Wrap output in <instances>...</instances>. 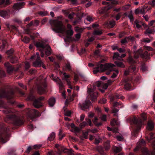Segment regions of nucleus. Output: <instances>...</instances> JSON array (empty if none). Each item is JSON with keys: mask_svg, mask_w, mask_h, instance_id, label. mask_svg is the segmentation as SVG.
<instances>
[{"mask_svg": "<svg viewBox=\"0 0 155 155\" xmlns=\"http://www.w3.org/2000/svg\"><path fill=\"white\" fill-rule=\"evenodd\" d=\"M107 116L106 115H102L101 116V119L102 120L105 121L106 120Z\"/></svg>", "mask_w": 155, "mask_h": 155, "instance_id": "58", "label": "nucleus"}, {"mask_svg": "<svg viewBox=\"0 0 155 155\" xmlns=\"http://www.w3.org/2000/svg\"><path fill=\"white\" fill-rule=\"evenodd\" d=\"M9 12L8 11L5 10H0V16L5 18H7Z\"/></svg>", "mask_w": 155, "mask_h": 155, "instance_id": "27", "label": "nucleus"}, {"mask_svg": "<svg viewBox=\"0 0 155 155\" xmlns=\"http://www.w3.org/2000/svg\"><path fill=\"white\" fill-rule=\"evenodd\" d=\"M66 68L69 71H72L71 67L69 63H68L66 65Z\"/></svg>", "mask_w": 155, "mask_h": 155, "instance_id": "44", "label": "nucleus"}, {"mask_svg": "<svg viewBox=\"0 0 155 155\" xmlns=\"http://www.w3.org/2000/svg\"><path fill=\"white\" fill-rule=\"evenodd\" d=\"M73 33V31L72 29H69L67 31V35L70 36H72Z\"/></svg>", "mask_w": 155, "mask_h": 155, "instance_id": "43", "label": "nucleus"}, {"mask_svg": "<svg viewBox=\"0 0 155 155\" xmlns=\"http://www.w3.org/2000/svg\"><path fill=\"white\" fill-rule=\"evenodd\" d=\"M14 52V51L13 49H11L9 50H8L6 51V53L9 55V57H10L13 56V54Z\"/></svg>", "mask_w": 155, "mask_h": 155, "instance_id": "39", "label": "nucleus"}, {"mask_svg": "<svg viewBox=\"0 0 155 155\" xmlns=\"http://www.w3.org/2000/svg\"><path fill=\"white\" fill-rule=\"evenodd\" d=\"M30 67V64L29 63L26 62L25 63V69L26 70H27Z\"/></svg>", "mask_w": 155, "mask_h": 155, "instance_id": "57", "label": "nucleus"}, {"mask_svg": "<svg viewBox=\"0 0 155 155\" xmlns=\"http://www.w3.org/2000/svg\"><path fill=\"white\" fill-rule=\"evenodd\" d=\"M15 96V92L13 90L6 91L4 89H1L0 91V97L6 98L12 104L15 103V101L14 100Z\"/></svg>", "mask_w": 155, "mask_h": 155, "instance_id": "7", "label": "nucleus"}, {"mask_svg": "<svg viewBox=\"0 0 155 155\" xmlns=\"http://www.w3.org/2000/svg\"><path fill=\"white\" fill-rule=\"evenodd\" d=\"M46 40H42L35 43V45L41 52V57H44V52L47 56L50 55L51 53V47L46 44Z\"/></svg>", "mask_w": 155, "mask_h": 155, "instance_id": "2", "label": "nucleus"}, {"mask_svg": "<svg viewBox=\"0 0 155 155\" xmlns=\"http://www.w3.org/2000/svg\"><path fill=\"white\" fill-rule=\"evenodd\" d=\"M64 115L67 116H70L71 115V112L69 110H64Z\"/></svg>", "mask_w": 155, "mask_h": 155, "instance_id": "45", "label": "nucleus"}, {"mask_svg": "<svg viewBox=\"0 0 155 155\" xmlns=\"http://www.w3.org/2000/svg\"><path fill=\"white\" fill-rule=\"evenodd\" d=\"M118 51L120 53H125L126 52V50L124 49H123L122 48H118Z\"/></svg>", "mask_w": 155, "mask_h": 155, "instance_id": "52", "label": "nucleus"}, {"mask_svg": "<svg viewBox=\"0 0 155 155\" xmlns=\"http://www.w3.org/2000/svg\"><path fill=\"white\" fill-rule=\"evenodd\" d=\"M91 104V103L89 100H86L82 104L79 103L78 105L82 110H85L88 109L90 106Z\"/></svg>", "mask_w": 155, "mask_h": 155, "instance_id": "17", "label": "nucleus"}, {"mask_svg": "<svg viewBox=\"0 0 155 155\" xmlns=\"http://www.w3.org/2000/svg\"><path fill=\"white\" fill-rule=\"evenodd\" d=\"M10 58V61L12 63L14 64L17 62L18 58L16 56H13Z\"/></svg>", "mask_w": 155, "mask_h": 155, "instance_id": "34", "label": "nucleus"}, {"mask_svg": "<svg viewBox=\"0 0 155 155\" xmlns=\"http://www.w3.org/2000/svg\"><path fill=\"white\" fill-rule=\"evenodd\" d=\"M114 64H97L96 66L94 68L93 71L94 74H96L98 72H103L106 70H109V72H107L106 74H109L110 72L112 71V68L114 67Z\"/></svg>", "mask_w": 155, "mask_h": 155, "instance_id": "5", "label": "nucleus"}, {"mask_svg": "<svg viewBox=\"0 0 155 155\" xmlns=\"http://www.w3.org/2000/svg\"><path fill=\"white\" fill-rule=\"evenodd\" d=\"M87 122L84 121L81 123L80 124V127L82 129L86 126H88L89 125L90 126L92 127L93 125L91 120L90 119H87Z\"/></svg>", "mask_w": 155, "mask_h": 155, "instance_id": "18", "label": "nucleus"}, {"mask_svg": "<svg viewBox=\"0 0 155 155\" xmlns=\"http://www.w3.org/2000/svg\"><path fill=\"white\" fill-rule=\"evenodd\" d=\"M94 39L95 38L94 36H92L90 38L89 37V38L87 39V41L89 42H91L93 41Z\"/></svg>", "mask_w": 155, "mask_h": 155, "instance_id": "51", "label": "nucleus"}, {"mask_svg": "<svg viewBox=\"0 0 155 155\" xmlns=\"http://www.w3.org/2000/svg\"><path fill=\"white\" fill-rule=\"evenodd\" d=\"M101 81H98L96 82L95 83L94 86V88L97 86L98 87H100L101 86Z\"/></svg>", "mask_w": 155, "mask_h": 155, "instance_id": "47", "label": "nucleus"}, {"mask_svg": "<svg viewBox=\"0 0 155 155\" xmlns=\"http://www.w3.org/2000/svg\"><path fill=\"white\" fill-rule=\"evenodd\" d=\"M128 17L130 19V21L132 22H133L134 19L133 16L131 14H130L128 15Z\"/></svg>", "mask_w": 155, "mask_h": 155, "instance_id": "61", "label": "nucleus"}, {"mask_svg": "<svg viewBox=\"0 0 155 155\" xmlns=\"http://www.w3.org/2000/svg\"><path fill=\"white\" fill-rule=\"evenodd\" d=\"M132 82V81H130L128 79H127L124 80V88L127 90H129L131 88L132 86L131 84Z\"/></svg>", "mask_w": 155, "mask_h": 155, "instance_id": "20", "label": "nucleus"}, {"mask_svg": "<svg viewBox=\"0 0 155 155\" xmlns=\"http://www.w3.org/2000/svg\"><path fill=\"white\" fill-rule=\"evenodd\" d=\"M127 61L131 65L129 68L128 70L125 71L124 72V74L126 75H127L130 74V72H133L135 74L136 72V68L134 64L135 63V61L131 56H130L127 59Z\"/></svg>", "mask_w": 155, "mask_h": 155, "instance_id": "13", "label": "nucleus"}, {"mask_svg": "<svg viewBox=\"0 0 155 155\" xmlns=\"http://www.w3.org/2000/svg\"><path fill=\"white\" fill-rule=\"evenodd\" d=\"M9 130V128L6 127H3L0 128V142L4 143L8 140L9 134L8 132Z\"/></svg>", "mask_w": 155, "mask_h": 155, "instance_id": "11", "label": "nucleus"}, {"mask_svg": "<svg viewBox=\"0 0 155 155\" xmlns=\"http://www.w3.org/2000/svg\"><path fill=\"white\" fill-rule=\"evenodd\" d=\"M53 31L57 33H63L64 31L62 22L60 21L52 20L50 22Z\"/></svg>", "mask_w": 155, "mask_h": 155, "instance_id": "10", "label": "nucleus"}, {"mask_svg": "<svg viewBox=\"0 0 155 155\" xmlns=\"http://www.w3.org/2000/svg\"><path fill=\"white\" fill-rule=\"evenodd\" d=\"M3 107L4 109L3 110V112L6 114H8L6 116L7 123L16 126L21 125L23 124V121L20 117L13 113L12 109L4 105Z\"/></svg>", "mask_w": 155, "mask_h": 155, "instance_id": "1", "label": "nucleus"}, {"mask_svg": "<svg viewBox=\"0 0 155 155\" xmlns=\"http://www.w3.org/2000/svg\"><path fill=\"white\" fill-rule=\"evenodd\" d=\"M29 114L31 117H38L41 115L40 113L35 109L30 110L29 111Z\"/></svg>", "mask_w": 155, "mask_h": 155, "instance_id": "19", "label": "nucleus"}, {"mask_svg": "<svg viewBox=\"0 0 155 155\" xmlns=\"http://www.w3.org/2000/svg\"><path fill=\"white\" fill-rule=\"evenodd\" d=\"M59 140H61L64 136V135L62 133L61 131H60L59 133Z\"/></svg>", "mask_w": 155, "mask_h": 155, "instance_id": "48", "label": "nucleus"}, {"mask_svg": "<svg viewBox=\"0 0 155 155\" xmlns=\"http://www.w3.org/2000/svg\"><path fill=\"white\" fill-rule=\"evenodd\" d=\"M128 39L127 37L125 38L124 39H122L121 41V43L123 45H125L126 44H127L128 42Z\"/></svg>", "mask_w": 155, "mask_h": 155, "instance_id": "41", "label": "nucleus"}, {"mask_svg": "<svg viewBox=\"0 0 155 155\" xmlns=\"http://www.w3.org/2000/svg\"><path fill=\"white\" fill-rule=\"evenodd\" d=\"M120 98H122L121 96L117 94H116L110 98V101L112 103L113 107L112 109V113L114 114V115L115 116H117V113L119 110V109L117 108V107L119 108V106H121L120 107H121L122 106H121L122 104L121 102H114V101L116 99H119Z\"/></svg>", "mask_w": 155, "mask_h": 155, "instance_id": "9", "label": "nucleus"}, {"mask_svg": "<svg viewBox=\"0 0 155 155\" xmlns=\"http://www.w3.org/2000/svg\"><path fill=\"white\" fill-rule=\"evenodd\" d=\"M154 31L153 29L148 28L145 31L144 33L146 35H147L148 34H153Z\"/></svg>", "mask_w": 155, "mask_h": 155, "instance_id": "35", "label": "nucleus"}, {"mask_svg": "<svg viewBox=\"0 0 155 155\" xmlns=\"http://www.w3.org/2000/svg\"><path fill=\"white\" fill-rule=\"evenodd\" d=\"M134 25V26H136L137 28L138 29H143L142 26L144 28H145L147 26V25L145 23L137 19H136L135 20Z\"/></svg>", "mask_w": 155, "mask_h": 155, "instance_id": "16", "label": "nucleus"}, {"mask_svg": "<svg viewBox=\"0 0 155 155\" xmlns=\"http://www.w3.org/2000/svg\"><path fill=\"white\" fill-rule=\"evenodd\" d=\"M55 138V134L54 132L51 133L49 135L48 137V140L50 141H51L54 140Z\"/></svg>", "mask_w": 155, "mask_h": 155, "instance_id": "33", "label": "nucleus"}, {"mask_svg": "<svg viewBox=\"0 0 155 155\" xmlns=\"http://www.w3.org/2000/svg\"><path fill=\"white\" fill-rule=\"evenodd\" d=\"M47 84L46 82H43L37 85V92L39 94H45L46 92Z\"/></svg>", "mask_w": 155, "mask_h": 155, "instance_id": "15", "label": "nucleus"}, {"mask_svg": "<svg viewBox=\"0 0 155 155\" xmlns=\"http://www.w3.org/2000/svg\"><path fill=\"white\" fill-rule=\"evenodd\" d=\"M86 19L88 21L90 22L94 20L90 16H87L86 18Z\"/></svg>", "mask_w": 155, "mask_h": 155, "instance_id": "56", "label": "nucleus"}, {"mask_svg": "<svg viewBox=\"0 0 155 155\" xmlns=\"http://www.w3.org/2000/svg\"><path fill=\"white\" fill-rule=\"evenodd\" d=\"M18 85L21 87L23 89L27 90V87L26 86L22 84L21 83H18Z\"/></svg>", "mask_w": 155, "mask_h": 155, "instance_id": "53", "label": "nucleus"}, {"mask_svg": "<svg viewBox=\"0 0 155 155\" xmlns=\"http://www.w3.org/2000/svg\"><path fill=\"white\" fill-rule=\"evenodd\" d=\"M39 14L41 16H45L47 14V11H41L39 12Z\"/></svg>", "mask_w": 155, "mask_h": 155, "instance_id": "55", "label": "nucleus"}, {"mask_svg": "<svg viewBox=\"0 0 155 155\" xmlns=\"http://www.w3.org/2000/svg\"><path fill=\"white\" fill-rule=\"evenodd\" d=\"M25 5L24 2H20L15 3L14 6L13 8L14 9L18 10L22 8Z\"/></svg>", "mask_w": 155, "mask_h": 155, "instance_id": "25", "label": "nucleus"}, {"mask_svg": "<svg viewBox=\"0 0 155 155\" xmlns=\"http://www.w3.org/2000/svg\"><path fill=\"white\" fill-rule=\"evenodd\" d=\"M109 24L111 28L113 27L115 25V22L114 21H111L109 22Z\"/></svg>", "mask_w": 155, "mask_h": 155, "instance_id": "50", "label": "nucleus"}, {"mask_svg": "<svg viewBox=\"0 0 155 155\" xmlns=\"http://www.w3.org/2000/svg\"><path fill=\"white\" fill-rule=\"evenodd\" d=\"M110 142L109 141L107 140V141L106 142H105L104 146L105 147V149L106 150H108L109 149L110 147Z\"/></svg>", "mask_w": 155, "mask_h": 155, "instance_id": "38", "label": "nucleus"}, {"mask_svg": "<svg viewBox=\"0 0 155 155\" xmlns=\"http://www.w3.org/2000/svg\"><path fill=\"white\" fill-rule=\"evenodd\" d=\"M126 56V54L124 53L120 56V54L118 52L114 53L113 56V59L114 60L115 59L116 60L114 62L115 64L118 67L122 68L124 67L125 65L121 61H123V59L122 58Z\"/></svg>", "mask_w": 155, "mask_h": 155, "instance_id": "12", "label": "nucleus"}, {"mask_svg": "<svg viewBox=\"0 0 155 155\" xmlns=\"http://www.w3.org/2000/svg\"><path fill=\"white\" fill-rule=\"evenodd\" d=\"M55 102V99L54 98L51 97L48 101V104L50 107H53L54 104Z\"/></svg>", "mask_w": 155, "mask_h": 155, "instance_id": "31", "label": "nucleus"}, {"mask_svg": "<svg viewBox=\"0 0 155 155\" xmlns=\"http://www.w3.org/2000/svg\"><path fill=\"white\" fill-rule=\"evenodd\" d=\"M88 131H86L83 133V136L86 139H87L88 138Z\"/></svg>", "mask_w": 155, "mask_h": 155, "instance_id": "49", "label": "nucleus"}, {"mask_svg": "<svg viewBox=\"0 0 155 155\" xmlns=\"http://www.w3.org/2000/svg\"><path fill=\"white\" fill-rule=\"evenodd\" d=\"M154 124L153 123L151 122H148L146 126V129L147 130L151 131L154 128Z\"/></svg>", "mask_w": 155, "mask_h": 155, "instance_id": "28", "label": "nucleus"}, {"mask_svg": "<svg viewBox=\"0 0 155 155\" xmlns=\"http://www.w3.org/2000/svg\"><path fill=\"white\" fill-rule=\"evenodd\" d=\"M63 75L64 77V79L66 81L67 84L69 86V87L71 89H73V87L71 84V82L69 78L70 77V75L69 74H67L66 72L63 73Z\"/></svg>", "mask_w": 155, "mask_h": 155, "instance_id": "21", "label": "nucleus"}, {"mask_svg": "<svg viewBox=\"0 0 155 155\" xmlns=\"http://www.w3.org/2000/svg\"><path fill=\"white\" fill-rule=\"evenodd\" d=\"M4 66L6 67L7 72L10 73L13 72L15 70L14 68L9 62H6L5 63Z\"/></svg>", "mask_w": 155, "mask_h": 155, "instance_id": "22", "label": "nucleus"}, {"mask_svg": "<svg viewBox=\"0 0 155 155\" xmlns=\"http://www.w3.org/2000/svg\"><path fill=\"white\" fill-rule=\"evenodd\" d=\"M75 36L76 38L79 39L81 38V34L80 33H78L75 35Z\"/></svg>", "mask_w": 155, "mask_h": 155, "instance_id": "64", "label": "nucleus"}, {"mask_svg": "<svg viewBox=\"0 0 155 155\" xmlns=\"http://www.w3.org/2000/svg\"><path fill=\"white\" fill-rule=\"evenodd\" d=\"M106 101L107 100L105 98H103L99 101V103L104 104L106 103Z\"/></svg>", "mask_w": 155, "mask_h": 155, "instance_id": "62", "label": "nucleus"}, {"mask_svg": "<svg viewBox=\"0 0 155 155\" xmlns=\"http://www.w3.org/2000/svg\"><path fill=\"white\" fill-rule=\"evenodd\" d=\"M142 41L143 42L147 43H149L150 41V40L148 38H144Z\"/></svg>", "mask_w": 155, "mask_h": 155, "instance_id": "63", "label": "nucleus"}, {"mask_svg": "<svg viewBox=\"0 0 155 155\" xmlns=\"http://www.w3.org/2000/svg\"><path fill=\"white\" fill-rule=\"evenodd\" d=\"M113 149L114 152L115 153H118L121 151L122 150V148L121 146L117 147L114 146L113 147Z\"/></svg>", "mask_w": 155, "mask_h": 155, "instance_id": "30", "label": "nucleus"}, {"mask_svg": "<svg viewBox=\"0 0 155 155\" xmlns=\"http://www.w3.org/2000/svg\"><path fill=\"white\" fill-rule=\"evenodd\" d=\"M33 65L35 67H40L41 66L45 68V67L44 65H43V64L42 61L41 60V59L38 60V59H36L35 61H34L33 63Z\"/></svg>", "mask_w": 155, "mask_h": 155, "instance_id": "24", "label": "nucleus"}, {"mask_svg": "<svg viewBox=\"0 0 155 155\" xmlns=\"http://www.w3.org/2000/svg\"><path fill=\"white\" fill-rule=\"evenodd\" d=\"M141 69L143 71H145L147 70V67L144 63L142 64L141 66Z\"/></svg>", "mask_w": 155, "mask_h": 155, "instance_id": "46", "label": "nucleus"}, {"mask_svg": "<svg viewBox=\"0 0 155 155\" xmlns=\"http://www.w3.org/2000/svg\"><path fill=\"white\" fill-rule=\"evenodd\" d=\"M139 55L141 58L145 59H149L150 58V53H149L147 51H146L144 52H142L139 53Z\"/></svg>", "mask_w": 155, "mask_h": 155, "instance_id": "26", "label": "nucleus"}, {"mask_svg": "<svg viewBox=\"0 0 155 155\" xmlns=\"http://www.w3.org/2000/svg\"><path fill=\"white\" fill-rule=\"evenodd\" d=\"M145 144V142L143 139L139 142L138 145L135 149L136 151H140V153L139 155H155V143H153V150L152 152H150L147 147H142Z\"/></svg>", "mask_w": 155, "mask_h": 155, "instance_id": "4", "label": "nucleus"}, {"mask_svg": "<svg viewBox=\"0 0 155 155\" xmlns=\"http://www.w3.org/2000/svg\"><path fill=\"white\" fill-rule=\"evenodd\" d=\"M153 134L152 133H151L149 135V137H146V139L148 142H150L154 138L153 137Z\"/></svg>", "mask_w": 155, "mask_h": 155, "instance_id": "37", "label": "nucleus"}, {"mask_svg": "<svg viewBox=\"0 0 155 155\" xmlns=\"http://www.w3.org/2000/svg\"><path fill=\"white\" fill-rule=\"evenodd\" d=\"M75 31L78 33H80L81 34L83 32V29L78 26L75 27Z\"/></svg>", "mask_w": 155, "mask_h": 155, "instance_id": "36", "label": "nucleus"}, {"mask_svg": "<svg viewBox=\"0 0 155 155\" xmlns=\"http://www.w3.org/2000/svg\"><path fill=\"white\" fill-rule=\"evenodd\" d=\"M66 14H67V15H68V18H70V19H72V18H73V16L74 14V13H72V14H69L68 12H66Z\"/></svg>", "mask_w": 155, "mask_h": 155, "instance_id": "59", "label": "nucleus"}, {"mask_svg": "<svg viewBox=\"0 0 155 155\" xmlns=\"http://www.w3.org/2000/svg\"><path fill=\"white\" fill-rule=\"evenodd\" d=\"M87 92L88 93L87 97L90 99L92 102H95L97 100V97L98 95L97 92L94 91L92 88H87Z\"/></svg>", "mask_w": 155, "mask_h": 155, "instance_id": "14", "label": "nucleus"}, {"mask_svg": "<svg viewBox=\"0 0 155 155\" xmlns=\"http://www.w3.org/2000/svg\"><path fill=\"white\" fill-rule=\"evenodd\" d=\"M145 49L148 50V51H152L154 52L155 53V50L153 49V48H152L150 47H148V46H145Z\"/></svg>", "mask_w": 155, "mask_h": 155, "instance_id": "54", "label": "nucleus"}, {"mask_svg": "<svg viewBox=\"0 0 155 155\" xmlns=\"http://www.w3.org/2000/svg\"><path fill=\"white\" fill-rule=\"evenodd\" d=\"M151 7L150 6H148L147 5H145L143 6L140 9V14H145L146 13L150 10Z\"/></svg>", "mask_w": 155, "mask_h": 155, "instance_id": "23", "label": "nucleus"}, {"mask_svg": "<svg viewBox=\"0 0 155 155\" xmlns=\"http://www.w3.org/2000/svg\"><path fill=\"white\" fill-rule=\"evenodd\" d=\"M74 80L75 82L79 80V77L78 75L76 74H75L74 76Z\"/></svg>", "mask_w": 155, "mask_h": 155, "instance_id": "60", "label": "nucleus"}, {"mask_svg": "<svg viewBox=\"0 0 155 155\" xmlns=\"http://www.w3.org/2000/svg\"><path fill=\"white\" fill-rule=\"evenodd\" d=\"M103 33V31L102 30H100L99 29L95 30L93 32V35H94L100 36Z\"/></svg>", "mask_w": 155, "mask_h": 155, "instance_id": "32", "label": "nucleus"}, {"mask_svg": "<svg viewBox=\"0 0 155 155\" xmlns=\"http://www.w3.org/2000/svg\"><path fill=\"white\" fill-rule=\"evenodd\" d=\"M98 118L97 117H95L93 119L92 121L96 126L99 127L102 125V123L101 122H98Z\"/></svg>", "mask_w": 155, "mask_h": 155, "instance_id": "29", "label": "nucleus"}, {"mask_svg": "<svg viewBox=\"0 0 155 155\" xmlns=\"http://www.w3.org/2000/svg\"><path fill=\"white\" fill-rule=\"evenodd\" d=\"M28 98L29 100L34 101L33 105L37 108H39L42 106V104L41 101H44L45 99L44 97L42 96L36 99L34 94V91L32 89L30 91Z\"/></svg>", "mask_w": 155, "mask_h": 155, "instance_id": "8", "label": "nucleus"}, {"mask_svg": "<svg viewBox=\"0 0 155 155\" xmlns=\"http://www.w3.org/2000/svg\"><path fill=\"white\" fill-rule=\"evenodd\" d=\"M113 81L111 80H108L107 83L105 84V89H107L108 86L110 85Z\"/></svg>", "mask_w": 155, "mask_h": 155, "instance_id": "40", "label": "nucleus"}, {"mask_svg": "<svg viewBox=\"0 0 155 155\" xmlns=\"http://www.w3.org/2000/svg\"><path fill=\"white\" fill-rule=\"evenodd\" d=\"M127 120L130 123L132 126L133 127L134 131L132 134V136L136 137L142 125L141 120L138 119L135 116H133L128 118Z\"/></svg>", "mask_w": 155, "mask_h": 155, "instance_id": "3", "label": "nucleus"}, {"mask_svg": "<svg viewBox=\"0 0 155 155\" xmlns=\"http://www.w3.org/2000/svg\"><path fill=\"white\" fill-rule=\"evenodd\" d=\"M22 41L25 43H28L29 42L30 39L28 37H25L22 39Z\"/></svg>", "mask_w": 155, "mask_h": 155, "instance_id": "42", "label": "nucleus"}, {"mask_svg": "<svg viewBox=\"0 0 155 155\" xmlns=\"http://www.w3.org/2000/svg\"><path fill=\"white\" fill-rule=\"evenodd\" d=\"M56 150L55 151H51L48 153V155H61L62 152L66 153L67 155H74L73 151L71 150H68L63 146L56 144L55 145Z\"/></svg>", "mask_w": 155, "mask_h": 155, "instance_id": "6", "label": "nucleus"}]
</instances>
